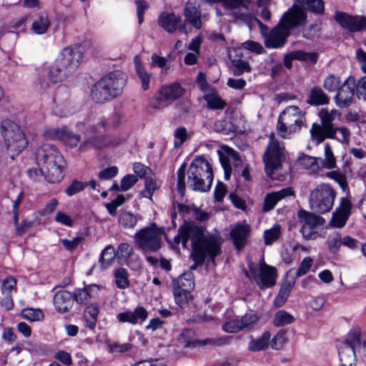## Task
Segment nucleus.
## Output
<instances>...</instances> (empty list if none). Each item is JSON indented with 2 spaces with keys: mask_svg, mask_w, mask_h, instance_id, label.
I'll return each instance as SVG.
<instances>
[{
  "mask_svg": "<svg viewBox=\"0 0 366 366\" xmlns=\"http://www.w3.org/2000/svg\"><path fill=\"white\" fill-rule=\"evenodd\" d=\"M189 240L191 241L193 260L197 264H202L207 257L214 259L221 252V242L216 235L206 234V229L202 226L184 222L179 227L174 242L175 244L181 242L186 249Z\"/></svg>",
  "mask_w": 366,
  "mask_h": 366,
  "instance_id": "f257e3e1",
  "label": "nucleus"
},
{
  "mask_svg": "<svg viewBox=\"0 0 366 366\" xmlns=\"http://www.w3.org/2000/svg\"><path fill=\"white\" fill-rule=\"evenodd\" d=\"M307 19L306 14L300 9L292 6L282 17L279 24L265 38L267 48L282 46L290 35V29L302 26Z\"/></svg>",
  "mask_w": 366,
  "mask_h": 366,
  "instance_id": "f03ea898",
  "label": "nucleus"
},
{
  "mask_svg": "<svg viewBox=\"0 0 366 366\" xmlns=\"http://www.w3.org/2000/svg\"><path fill=\"white\" fill-rule=\"evenodd\" d=\"M36 159L38 165L41 167V172L45 169V178L47 182L54 184L64 178L63 167L64 159L56 148L49 144L40 146L36 152Z\"/></svg>",
  "mask_w": 366,
  "mask_h": 366,
  "instance_id": "7ed1b4c3",
  "label": "nucleus"
},
{
  "mask_svg": "<svg viewBox=\"0 0 366 366\" xmlns=\"http://www.w3.org/2000/svg\"><path fill=\"white\" fill-rule=\"evenodd\" d=\"M126 81V74L121 71L107 74L92 86V99L100 104L112 100L122 93Z\"/></svg>",
  "mask_w": 366,
  "mask_h": 366,
  "instance_id": "20e7f679",
  "label": "nucleus"
},
{
  "mask_svg": "<svg viewBox=\"0 0 366 366\" xmlns=\"http://www.w3.org/2000/svg\"><path fill=\"white\" fill-rule=\"evenodd\" d=\"M82 59L83 53L79 48H64L49 69L50 81L53 83L62 81L75 71Z\"/></svg>",
  "mask_w": 366,
  "mask_h": 366,
  "instance_id": "39448f33",
  "label": "nucleus"
},
{
  "mask_svg": "<svg viewBox=\"0 0 366 366\" xmlns=\"http://www.w3.org/2000/svg\"><path fill=\"white\" fill-rule=\"evenodd\" d=\"M213 170L209 162L202 157H197L192 162L188 170L189 187L199 192H207L212 187Z\"/></svg>",
  "mask_w": 366,
  "mask_h": 366,
  "instance_id": "423d86ee",
  "label": "nucleus"
},
{
  "mask_svg": "<svg viewBox=\"0 0 366 366\" xmlns=\"http://www.w3.org/2000/svg\"><path fill=\"white\" fill-rule=\"evenodd\" d=\"M1 131L4 145L12 160L28 146V139L21 127L10 119H4L1 124Z\"/></svg>",
  "mask_w": 366,
  "mask_h": 366,
  "instance_id": "0eeeda50",
  "label": "nucleus"
},
{
  "mask_svg": "<svg viewBox=\"0 0 366 366\" xmlns=\"http://www.w3.org/2000/svg\"><path fill=\"white\" fill-rule=\"evenodd\" d=\"M109 127V120L104 117L99 119L97 124L89 125L86 132L88 139L80 144L79 149L81 151H85L89 147L100 149L104 147H114L118 145L120 142L118 138L109 135H98V134L108 129Z\"/></svg>",
  "mask_w": 366,
  "mask_h": 366,
  "instance_id": "6e6552de",
  "label": "nucleus"
},
{
  "mask_svg": "<svg viewBox=\"0 0 366 366\" xmlns=\"http://www.w3.org/2000/svg\"><path fill=\"white\" fill-rule=\"evenodd\" d=\"M305 122V116L297 106L287 107L280 114L277 131L282 138L299 132Z\"/></svg>",
  "mask_w": 366,
  "mask_h": 366,
  "instance_id": "1a4fd4ad",
  "label": "nucleus"
},
{
  "mask_svg": "<svg viewBox=\"0 0 366 366\" xmlns=\"http://www.w3.org/2000/svg\"><path fill=\"white\" fill-rule=\"evenodd\" d=\"M336 192L328 184H321L310 194V208L320 214L329 212L334 205Z\"/></svg>",
  "mask_w": 366,
  "mask_h": 366,
  "instance_id": "9d476101",
  "label": "nucleus"
},
{
  "mask_svg": "<svg viewBox=\"0 0 366 366\" xmlns=\"http://www.w3.org/2000/svg\"><path fill=\"white\" fill-rule=\"evenodd\" d=\"M339 114L335 109H322L319 112L321 124L314 123L310 129L312 139L319 144L327 138H334L335 131L332 122Z\"/></svg>",
  "mask_w": 366,
  "mask_h": 366,
  "instance_id": "9b49d317",
  "label": "nucleus"
},
{
  "mask_svg": "<svg viewBox=\"0 0 366 366\" xmlns=\"http://www.w3.org/2000/svg\"><path fill=\"white\" fill-rule=\"evenodd\" d=\"M283 149V146L274 139V134H271L267 150L263 157V161L265 172L272 179H278L276 172L282 166V162L284 159Z\"/></svg>",
  "mask_w": 366,
  "mask_h": 366,
  "instance_id": "f8f14e48",
  "label": "nucleus"
},
{
  "mask_svg": "<svg viewBox=\"0 0 366 366\" xmlns=\"http://www.w3.org/2000/svg\"><path fill=\"white\" fill-rule=\"evenodd\" d=\"M162 234V230L153 224L136 232L134 239L137 246L142 251L154 252L161 247Z\"/></svg>",
  "mask_w": 366,
  "mask_h": 366,
  "instance_id": "ddd939ff",
  "label": "nucleus"
},
{
  "mask_svg": "<svg viewBox=\"0 0 366 366\" xmlns=\"http://www.w3.org/2000/svg\"><path fill=\"white\" fill-rule=\"evenodd\" d=\"M300 232L305 240L316 239L319 236V227L325 224V219L305 209L297 212Z\"/></svg>",
  "mask_w": 366,
  "mask_h": 366,
  "instance_id": "4468645a",
  "label": "nucleus"
},
{
  "mask_svg": "<svg viewBox=\"0 0 366 366\" xmlns=\"http://www.w3.org/2000/svg\"><path fill=\"white\" fill-rule=\"evenodd\" d=\"M184 92L185 89L178 83L164 85L151 100L150 106L156 109H164L182 97Z\"/></svg>",
  "mask_w": 366,
  "mask_h": 366,
  "instance_id": "2eb2a0df",
  "label": "nucleus"
},
{
  "mask_svg": "<svg viewBox=\"0 0 366 366\" xmlns=\"http://www.w3.org/2000/svg\"><path fill=\"white\" fill-rule=\"evenodd\" d=\"M246 276L254 280L259 287H269L275 284L277 270L275 267L267 265L264 262H260L258 268L254 264H249Z\"/></svg>",
  "mask_w": 366,
  "mask_h": 366,
  "instance_id": "dca6fc26",
  "label": "nucleus"
},
{
  "mask_svg": "<svg viewBox=\"0 0 366 366\" xmlns=\"http://www.w3.org/2000/svg\"><path fill=\"white\" fill-rule=\"evenodd\" d=\"M335 20L342 28L350 32L366 31V16H351L343 11H336Z\"/></svg>",
  "mask_w": 366,
  "mask_h": 366,
  "instance_id": "f3484780",
  "label": "nucleus"
},
{
  "mask_svg": "<svg viewBox=\"0 0 366 366\" xmlns=\"http://www.w3.org/2000/svg\"><path fill=\"white\" fill-rule=\"evenodd\" d=\"M355 79L349 76L336 92L334 97L336 105L340 108H346L351 105L354 97Z\"/></svg>",
  "mask_w": 366,
  "mask_h": 366,
  "instance_id": "a211bd4d",
  "label": "nucleus"
},
{
  "mask_svg": "<svg viewBox=\"0 0 366 366\" xmlns=\"http://www.w3.org/2000/svg\"><path fill=\"white\" fill-rule=\"evenodd\" d=\"M339 366H357V349L355 343L349 341V332L345 340L338 345Z\"/></svg>",
  "mask_w": 366,
  "mask_h": 366,
  "instance_id": "6ab92c4d",
  "label": "nucleus"
},
{
  "mask_svg": "<svg viewBox=\"0 0 366 366\" xmlns=\"http://www.w3.org/2000/svg\"><path fill=\"white\" fill-rule=\"evenodd\" d=\"M178 344L184 348H194L197 345H221L225 343L222 339L219 340H205L198 341L195 339V332L192 329H185L179 335L177 338Z\"/></svg>",
  "mask_w": 366,
  "mask_h": 366,
  "instance_id": "aec40b11",
  "label": "nucleus"
},
{
  "mask_svg": "<svg viewBox=\"0 0 366 366\" xmlns=\"http://www.w3.org/2000/svg\"><path fill=\"white\" fill-rule=\"evenodd\" d=\"M352 204L349 199L342 198L340 204L332 214L330 225L334 228L343 227L351 214Z\"/></svg>",
  "mask_w": 366,
  "mask_h": 366,
  "instance_id": "412c9836",
  "label": "nucleus"
},
{
  "mask_svg": "<svg viewBox=\"0 0 366 366\" xmlns=\"http://www.w3.org/2000/svg\"><path fill=\"white\" fill-rule=\"evenodd\" d=\"M250 232V227L247 224H236L232 227L229 235L237 250L240 251L245 247Z\"/></svg>",
  "mask_w": 366,
  "mask_h": 366,
  "instance_id": "4be33fe9",
  "label": "nucleus"
},
{
  "mask_svg": "<svg viewBox=\"0 0 366 366\" xmlns=\"http://www.w3.org/2000/svg\"><path fill=\"white\" fill-rule=\"evenodd\" d=\"M148 317V312L143 306H138L134 311L127 310L117 315V320L121 323L132 325L142 324Z\"/></svg>",
  "mask_w": 366,
  "mask_h": 366,
  "instance_id": "5701e85b",
  "label": "nucleus"
},
{
  "mask_svg": "<svg viewBox=\"0 0 366 366\" xmlns=\"http://www.w3.org/2000/svg\"><path fill=\"white\" fill-rule=\"evenodd\" d=\"M99 290V286L95 284L86 285L83 288H76L72 292L74 301L79 305H86L92 299L98 297Z\"/></svg>",
  "mask_w": 366,
  "mask_h": 366,
  "instance_id": "b1692460",
  "label": "nucleus"
},
{
  "mask_svg": "<svg viewBox=\"0 0 366 366\" xmlns=\"http://www.w3.org/2000/svg\"><path fill=\"white\" fill-rule=\"evenodd\" d=\"M53 302L58 312L66 313L73 307L74 295L67 290H60L55 293Z\"/></svg>",
  "mask_w": 366,
  "mask_h": 366,
  "instance_id": "393cba45",
  "label": "nucleus"
},
{
  "mask_svg": "<svg viewBox=\"0 0 366 366\" xmlns=\"http://www.w3.org/2000/svg\"><path fill=\"white\" fill-rule=\"evenodd\" d=\"M356 57L361 70L366 73V53L362 49H359L356 51ZM356 96L358 99L366 102V76L358 79L356 84Z\"/></svg>",
  "mask_w": 366,
  "mask_h": 366,
  "instance_id": "a878e982",
  "label": "nucleus"
},
{
  "mask_svg": "<svg viewBox=\"0 0 366 366\" xmlns=\"http://www.w3.org/2000/svg\"><path fill=\"white\" fill-rule=\"evenodd\" d=\"M181 17L174 13L162 12L158 18V24L169 34L175 32L181 23Z\"/></svg>",
  "mask_w": 366,
  "mask_h": 366,
  "instance_id": "bb28decb",
  "label": "nucleus"
},
{
  "mask_svg": "<svg viewBox=\"0 0 366 366\" xmlns=\"http://www.w3.org/2000/svg\"><path fill=\"white\" fill-rule=\"evenodd\" d=\"M292 194L293 191L290 187L267 194L264 200L263 211L269 212L272 210L279 201Z\"/></svg>",
  "mask_w": 366,
  "mask_h": 366,
  "instance_id": "cd10ccee",
  "label": "nucleus"
},
{
  "mask_svg": "<svg viewBox=\"0 0 366 366\" xmlns=\"http://www.w3.org/2000/svg\"><path fill=\"white\" fill-rule=\"evenodd\" d=\"M226 154H219V162L224 172V179H229L232 172L231 164L240 161L238 153L234 149L228 147Z\"/></svg>",
  "mask_w": 366,
  "mask_h": 366,
  "instance_id": "c85d7f7f",
  "label": "nucleus"
},
{
  "mask_svg": "<svg viewBox=\"0 0 366 366\" xmlns=\"http://www.w3.org/2000/svg\"><path fill=\"white\" fill-rule=\"evenodd\" d=\"M330 97L319 86H313L307 97V103L312 106H322L328 104Z\"/></svg>",
  "mask_w": 366,
  "mask_h": 366,
  "instance_id": "c756f323",
  "label": "nucleus"
},
{
  "mask_svg": "<svg viewBox=\"0 0 366 366\" xmlns=\"http://www.w3.org/2000/svg\"><path fill=\"white\" fill-rule=\"evenodd\" d=\"M185 21L197 29L202 26L200 10L191 4L187 3L184 7Z\"/></svg>",
  "mask_w": 366,
  "mask_h": 366,
  "instance_id": "7c9ffc66",
  "label": "nucleus"
},
{
  "mask_svg": "<svg viewBox=\"0 0 366 366\" xmlns=\"http://www.w3.org/2000/svg\"><path fill=\"white\" fill-rule=\"evenodd\" d=\"M349 341L355 343L357 354H362L366 358V336L361 333L360 328L349 332Z\"/></svg>",
  "mask_w": 366,
  "mask_h": 366,
  "instance_id": "2f4dec72",
  "label": "nucleus"
},
{
  "mask_svg": "<svg viewBox=\"0 0 366 366\" xmlns=\"http://www.w3.org/2000/svg\"><path fill=\"white\" fill-rule=\"evenodd\" d=\"M51 22L48 15L44 13L38 14L34 16L31 24V30L38 35L45 34L50 26Z\"/></svg>",
  "mask_w": 366,
  "mask_h": 366,
  "instance_id": "473e14b6",
  "label": "nucleus"
},
{
  "mask_svg": "<svg viewBox=\"0 0 366 366\" xmlns=\"http://www.w3.org/2000/svg\"><path fill=\"white\" fill-rule=\"evenodd\" d=\"M99 313V308L97 303L91 304L84 309V318L86 327L90 330H94L96 327Z\"/></svg>",
  "mask_w": 366,
  "mask_h": 366,
  "instance_id": "72a5a7b5",
  "label": "nucleus"
},
{
  "mask_svg": "<svg viewBox=\"0 0 366 366\" xmlns=\"http://www.w3.org/2000/svg\"><path fill=\"white\" fill-rule=\"evenodd\" d=\"M271 335L269 331H265L257 339L252 340L248 345V350L252 352H259L268 348Z\"/></svg>",
  "mask_w": 366,
  "mask_h": 366,
  "instance_id": "f704fd0d",
  "label": "nucleus"
},
{
  "mask_svg": "<svg viewBox=\"0 0 366 366\" xmlns=\"http://www.w3.org/2000/svg\"><path fill=\"white\" fill-rule=\"evenodd\" d=\"M203 99L207 102V108L209 109H223L227 105L224 100L214 90L205 94Z\"/></svg>",
  "mask_w": 366,
  "mask_h": 366,
  "instance_id": "c9c22d12",
  "label": "nucleus"
},
{
  "mask_svg": "<svg viewBox=\"0 0 366 366\" xmlns=\"http://www.w3.org/2000/svg\"><path fill=\"white\" fill-rule=\"evenodd\" d=\"M135 70L138 77L141 80L142 87L144 91H147L149 88V83L152 74L148 73L140 61L139 58L137 56L134 57Z\"/></svg>",
  "mask_w": 366,
  "mask_h": 366,
  "instance_id": "e433bc0d",
  "label": "nucleus"
},
{
  "mask_svg": "<svg viewBox=\"0 0 366 366\" xmlns=\"http://www.w3.org/2000/svg\"><path fill=\"white\" fill-rule=\"evenodd\" d=\"M303 9L317 14H322L325 11V4L322 0H295Z\"/></svg>",
  "mask_w": 366,
  "mask_h": 366,
  "instance_id": "4c0bfd02",
  "label": "nucleus"
},
{
  "mask_svg": "<svg viewBox=\"0 0 366 366\" xmlns=\"http://www.w3.org/2000/svg\"><path fill=\"white\" fill-rule=\"evenodd\" d=\"M313 264V259L310 257H305L300 262L297 269H291L288 271L287 274L294 275L293 280L300 277L304 276L311 268Z\"/></svg>",
  "mask_w": 366,
  "mask_h": 366,
  "instance_id": "58836bf2",
  "label": "nucleus"
},
{
  "mask_svg": "<svg viewBox=\"0 0 366 366\" xmlns=\"http://www.w3.org/2000/svg\"><path fill=\"white\" fill-rule=\"evenodd\" d=\"M328 250L332 254H337L342 246V236L339 232H333L328 234L326 240Z\"/></svg>",
  "mask_w": 366,
  "mask_h": 366,
  "instance_id": "ea45409f",
  "label": "nucleus"
},
{
  "mask_svg": "<svg viewBox=\"0 0 366 366\" xmlns=\"http://www.w3.org/2000/svg\"><path fill=\"white\" fill-rule=\"evenodd\" d=\"M160 182L152 177L145 178L144 188L141 192L142 197L152 200L154 192L160 187Z\"/></svg>",
  "mask_w": 366,
  "mask_h": 366,
  "instance_id": "a19ab883",
  "label": "nucleus"
},
{
  "mask_svg": "<svg viewBox=\"0 0 366 366\" xmlns=\"http://www.w3.org/2000/svg\"><path fill=\"white\" fill-rule=\"evenodd\" d=\"M282 234V227L279 224H274L270 229L264 232L263 237L266 245H272L277 242Z\"/></svg>",
  "mask_w": 366,
  "mask_h": 366,
  "instance_id": "79ce46f5",
  "label": "nucleus"
},
{
  "mask_svg": "<svg viewBox=\"0 0 366 366\" xmlns=\"http://www.w3.org/2000/svg\"><path fill=\"white\" fill-rule=\"evenodd\" d=\"M231 70L235 76H241L244 72H250L251 66L249 62L242 59H234L231 61Z\"/></svg>",
  "mask_w": 366,
  "mask_h": 366,
  "instance_id": "37998d69",
  "label": "nucleus"
},
{
  "mask_svg": "<svg viewBox=\"0 0 366 366\" xmlns=\"http://www.w3.org/2000/svg\"><path fill=\"white\" fill-rule=\"evenodd\" d=\"M295 317L292 315L286 312L285 310H278L274 317L273 325L275 327H285L286 325L293 323Z\"/></svg>",
  "mask_w": 366,
  "mask_h": 366,
  "instance_id": "c03bdc74",
  "label": "nucleus"
},
{
  "mask_svg": "<svg viewBox=\"0 0 366 366\" xmlns=\"http://www.w3.org/2000/svg\"><path fill=\"white\" fill-rule=\"evenodd\" d=\"M139 217L131 212H123L119 216L118 222L124 229L134 228L138 222Z\"/></svg>",
  "mask_w": 366,
  "mask_h": 366,
  "instance_id": "a18cd8bd",
  "label": "nucleus"
},
{
  "mask_svg": "<svg viewBox=\"0 0 366 366\" xmlns=\"http://www.w3.org/2000/svg\"><path fill=\"white\" fill-rule=\"evenodd\" d=\"M319 159L303 154L299 157L300 164L307 170L311 172H315L320 169L318 163Z\"/></svg>",
  "mask_w": 366,
  "mask_h": 366,
  "instance_id": "49530a36",
  "label": "nucleus"
},
{
  "mask_svg": "<svg viewBox=\"0 0 366 366\" xmlns=\"http://www.w3.org/2000/svg\"><path fill=\"white\" fill-rule=\"evenodd\" d=\"M177 287L176 289L184 292H189L194 287L193 276L191 273H184L180 275L177 281Z\"/></svg>",
  "mask_w": 366,
  "mask_h": 366,
  "instance_id": "de8ad7c7",
  "label": "nucleus"
},
{
  "mask_svg": "<svg viewBox=\"0 0 366 366\" xmlns=\"http://www.w3.org/2000/svg\"><path fill=\"white\" fill-rule=\"evenodd\" d=\"M342 83L339 76L332 74L325 78L322 86L328 92H335Z\"/></svg>",
  "mask_w": 366,
  "mask_h": 366,
  "instance_id": "09e8293b",
  "label": "nucleus"
},
{
  "mask_svg": "<svg viewBox=\"0 0 366 366\" xmlns=\"http://www.w3.org/2000/svg\"><path fill=\"white\" fill-rule=\"evenodd\" d=\"M117 256L116 250L112 245L107 246L102 252L99 262L102 267L107 268Z\"/></svg>",
  "mask_w": 366,
  "mask_h": 366,
  "instance_id": "8fccbe9b",
  "label": "nucleus"
},
{
  "mask_svg": "<svg viewBox=\"0 0 366 366\" xmlns=\"http://www.w3.org/2000/svg\"><path fill=\"white\" fill-rule=\"evenodd\" d=\"M299 244L295 245L290 243L284 244L281 252V257L285 263L290 264L295 260L296 257L295 252L299 249Z\"/></svg>",
  "mask_w": 366,
  "mask_h": 366,
  "instance_id": "3c124183",
  "label": "nucleus"
},
{
  "mask_svg": "<svg viewBox=\"0 0 366 366\" xmlns=\"http://www.w3.org/2000/svg\"><path fill=\"white\" fill-rule=\"evenodd\" d=\"M129 275L124 268L119 267L114 272L116 286L119 289H126L129 285Z\"/></svg>",
  "mask_w": 366,
  "mask_h": 366,
  "instance_id": "603ef678",
  "label": "nucleus"
},
{
  "mask_svg": "<svg viewBox=\"0 0 366 366\" xmlns=\"http://www.w3.org/2000/svg\"><path fill=\"white\" fill-rule=\"evenodd\" d=\"M322 163V166L328 169H334L336 167V159L329 143L325 144V159L318 158Z\"/></svg>",
  "mask_w": 366,
  "mask_h": 366,
  "instance_id": "864d4df0",
  "label": "nucleus"
},
{
  "mask_svg": "<svg viewBox=\"0 0 366 366\" xmlns=\"http://www.w3.org/2000/svg\"><path fill=\"white\" fill-rule=\"evenodd\" d=\"M292 57L295 59L315 64L317 61L318 54L317 52H306L302 50L292 51Z\"/></svg>",
  "mask_w": 366,
  "mask_h": 366,
  "instance_id": "5fc2aeb1",
  "label": "nucleus"
},
{
  "mask_svg": "<svg viewBox=\"0 0 366 366\" xmlns=\"http://www.w3.org/2000/svg\"><path fill=\"white\" fill-rule=\"evenodd\" d=\"M294 285L295 280H292V282H289L288 285L283 286L280 289V292L274 300V303L277 306L280 307L286 302Z\"/></svg>",
  "mask_w": 366,
  "mask_h": 366,
  "instance_id": "6e6d98bb",
  "label": "nucleus"
},
{
  "mask_svg": "<svg viewBox=\"0 0 366 366\" xmlns=\"http://www.w3.org/2000/svg\"><path fill=\"white\" fill-rule=\"evenodd\" d=\"M175 302L180 307H185L189 303V298L192 297L189 292H184L177 289L174 290Z\"/></svg>",
  "mask_w": 366,
  "mask_h": 366,
  "instance_id": "4d7b16f0",
  "label": "nucleus"
},
{
  "mask_svg": "<svg viewBox=\"0 0 366 366\" xmlns=\"http://www.w3.org/2000/svg\"><path fill=\"white\" fill-rule=\"evenodd\" d=\"M187 130L184 127H179L177 128L174 132V147L178 148L182 146L187 140Z\"/></svg>",
  "mask_w": 366,
  "mask_h": 366,
  "instance_id": "13d9d810",
  "label": "nucleus"
},
{
  "mask_svg": "<svg viewBox=\"0 0 366 366\" xmlns=\"http://www.w3.org/2000/svg\"><path fill=\"white\" fill-rule=\"evenodd\" d=\"M287 342L286 333L284 331H279L272 339L270 346L273 350H280Z\"/></svg>",
  "mask_w": 366,
  "mask_h": 366,
  "instance_id": "bf43d9fd",
  "label": "nucleus"
},
{
  "mask_svg": "<svg viewBox=\"0 0 366 366\" xmlns=\"http://www.w3.org/2000/svg\"><path fill=\"white\" fill-rule=\"evenodd\" d=\"M87 186V182H83L75 179L67 188H66L65 193L69 197H72L74 194L83 191Z\"/></svg>",
  "mask_w": 366,
  "mask_h": 366,
  "instance_id": "052dcab7",
  "label": "nucleus"
},
{
  "mask_svg": "<svg viewBox=\"0 0 366 366\" xmlns=\"http://www.w3.org/2000/svg\"><path fill=\"white\" fill-rule=\"evenodd\" d=\"M65 129H60L58 128L47 129L44 132V137L48 139L61 140L65 138Z\"/></svg>",
  "mask_w": 366,
  "mask_h": 366,
  "instance_id": "680f3d73",
  "label": "nucleus"
},
{
  "mask_svg": "<svg viewBox=\"0 0 366 366\" xmlns=\"http://www.w3.org/2000/svg\"><path fill=\"white\" fill-rule=\"evenodd\" d=\"M22 316L24 319L35 322L43 318L44 315L39 309L27 308L23 310Z\"/></svg>",
  "mask_w": 366,
  "mask_h": 366,
  "instance_id": "e2e57ef3",
  "label": "nucleus"
},
{
  "mask_svg": "<svg viewBox=\"0 0 366 366\" xmlns=\"http://www.w3.org/2000/svg\"><path fill=\"white\" fill-rule=\"evenodd\" d=\"M83 240L84 237L77 236L72 239H60V242L64 246L65 249L69 252H73L77 248V247L82 242Z\"/></svg>",
  "mask_w": 366,
  "mask_h": 366,
  "instance_id": "0e129e2a",
  "label": "nucleus"
},
{
  "mask_svg": "<svg viewBox=\"0 0 366 366\" xmlns=\"http://www.w3.org/2000/svg\"><path fill=\"white\" fill-rule=\"evenodd\" d=\"M222 330L228 333H235L242 330L239 317L224 322L222 325Z\"/></svg>",
  "mask_w": 366,
  "mask_h": 366,
  "instance_id": "69168bd1",
  "label": "nucleus"
},
{
  "mask_svg": "<svg viewBox=\"0 0 366 366\" xmlns=\"http://www.w3.org/2000/svg\"><path fill=\"white\" fill-rule=\"evenodd\" d=\"M138 181V179L134 174L125 175L121 180L120 190L126 192L133 187Z\"/></svg>",
  "mask_w": 366,
  "mask_h": 366,
  "instance_id": "338daca9",
  "label": "nucleus"
},
{
  "mask_svg": "<svg viewBox=\"0 0 366 366\" xmlns=\"http://www.w3.org/2000/svg\"><path fill=\"white\" fill-rule=\"evenodd\" d=\"M116 252L119 258L127 259L134 252L132 245L128 243H121L118 246Z\"/></svg>",
  "mask_w": 366,
  "mask_h": 366,
  "instance_id": "774afa93",
  "label": "nucleus"
}]
</instances>
